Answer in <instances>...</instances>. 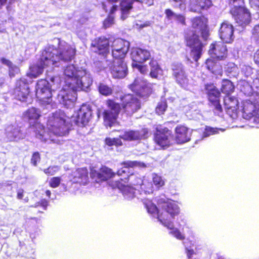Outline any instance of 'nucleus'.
Here are the masks:
<instances>
[{
    "instance_id": "59",
    "label": "nucleus",
    "mask_w": 259,
    "mask_h": 259,
    "mask_svg": "<svg viewBox=\"0 0 259 259\" xmlns=\"http://www.w3.org/2000/svg\"><path fill=\"white\" fill-rule=\"evenodd\" d=\"M253 83L256 88L259 89V70L257 71V76L253 80Z\"/></svg>"
},
{
    "instance_id": "7",
    "label": "nucleus",
    "mask_w": 259,
    "mask_h": 259,
    "mask_svg": "<svg viewBox=\"0 0 259 259\" xmlns=\"http://www.w3.org/2000/svg\"><path fill=\"white\" fill-rule=\"evenodd\" d=\"M61 66L63 69L64 84L76 86L81 85L84 88H89L93 82L91 74L82 68H76L73 64Z\"/></svg>"
},
{
    "instance_id": "44",
    "label": "nucleus",
    "mask_w": 259,
    "mask_h": 259,
    "mask_svg": "<svg viewBox=\"0 0 259 259\" xmlns=\"http://www.w3.org/2000/svg\"><path fill=\"white\" fill-rule=\"evenodd\" d=\"M60 167L57 165L50 166L47 168L43 170L45 174L48 176H53L55 175L59 170Z\"/></svg>"
},
{
    "instance_id": "2",
    "label": "nucleus",
    "mask_w": 259,
    "mask_h": 259,
    "mask_svg": "<svg viewBox=\"0 0 259 259\" xmlns=\"http://www.w3.org/2000/svg\"><path fill=\"white\" fill-rule=\"evenodd\" d=\"M137 164V161L124 162V166L117 172L118 176L122 177L120 178V181H115L111 184L112 187L119 189L124 197L127 200H131L136 196L137 192L140 191L139 189H140V186L144 181V180L130 171L131 168Z\"/></svg>"
},
{
    "instance_id": "30",
    "label": "nucleus",
    "mask_w": 259,
    "mask_h": 259,
    "mask_svg": "<svg viewBox=\"0 0 259 259\" xmlns=\"http://www.w3.org/2000/svg\"><path fill=\"white\" fill-rule=\"evenodd\" d=\"M41 58L38 64L31 66L30 71L27 73V76L30 78H36L42 74L45 68H48L47 72L51 71L54 67L52 65H47L41 61Z\"/></svg>"
},
{
    "instance_id": "22",
    "label": "nucleus",
    "mask_w": 259,
    "mask_h": 259,
    "mask_svg": "<svg viewBox=\"0 0 259 259\" xmlns=\"http://www.w3.org/2000/svg\"><path fill=\"white\" fill-rule=\"evenodd\" d=\"M210 57L217 60H224L227 55V49L222 41L214 42L210 45L208 51Z\"/></svg>"
},
{
    "instance_id": "57",
    "label": "nucleus",
    "mask_w": 259,
    "mask_h": 259,
    "mask_svg": "<svg viewBox=\"0 0 259 259\" xmlns=\"http://www.w3.org/2000/svg\"><path fill=\"white\" fill-rule=\"evenodd\" d=\"M1 62L3 64L7 66L9 68L13 64V63L9 60H8L5 58H2L1 59Z\"/></svg>"
},
{
    "instance_id": "41",
    "label": "nucleus",
    "mask_w": 259,
    "mask_h": 259,
    "mask_svg": "<svg viewBox=\"0 0 259 259\" xmlns=\"http://www.w3.org/2000/svg\"><path fill=\"white\" fill-rule=\"evenodd\" d=\"M98 90L101 94L106 96L111 95L112 93V88L103 83H99Z\"/></svg>"
},
{
    "instance_id": "58",
    "label": "nucleus",
    "mask_w": 259,
    "mask_h": 259,
    "mask_svg": "<svg viewBox=\"0 0 259 259\" xmlns=\"http://www.w3.org/2000/svg\"><path fill=\"white\" fill-rule=\"evenodd\" d=\"M24 190L22 189H19L17 191V198L18 199H22L24 196Z\"/></svg>"
},
{
    "instance_id": "64",
    "label": "nucleus",
    "mask_w": 259,
    "mask_h": 259,
    "mask_svg": "<svg viewBox=\"0 0 259 259\" xmlns=\"http://www.w3.org/2000/svg\"><path fill=\"white\" fill-rule=\"evenodd\" d=\"M5 190L3 191V194L5 193L9 194V192L12 190V186L11 185V189L8 188V186L4 187Z\"/></svg>"
},
{
    "instance_id": "49",
    "label": "nucleus",
    "mask_w": 259,
    "mask_h": 259,
    "mask_svg": "<svg viewBox=\"0 0 259 259\" xmlns=\"http://www.w3.org/2000/svg\"><path fill=\"white\" fill-rule=\"evenodd\" d=\"M9 75H10V77H14L16 74H17L19 73V68L16 65L12 64V66L9 68Z\"/></svg>"
},
{
    "instance_id": "46",
    "label": "nucleus",
    "mask_w": 259,
    "mask_h": 259,
    "mask_svg": "<svg viewBox=\"0 0 259 259\" xmlns=\"http://www.w3.org/2000/svg\"><path fill=\"white\" fill-rule=\"evenodd\" d=\"M166 108V102L164 101H161L158 104L156 108V112L158 115L162 114L165 111Z\"/></svg>"
},
{
    "instance_id": "54",
    "label": "nucleus",
    "mask_w": 259,
    "mask_h": 259,
    "mask_svg": "<svg viewBox=\"0 0 259 259\" xmlns=\"http://www.w3.org/2000/svg\"><path fill=\"white\" fill-rule=\"evenodd\" d=\"M188 242H186V241H185L184 242V244L185 246V248H186V253H187V255L188 256V257L189 258H191V255L193 254L194 253V251H193V249L191 248H189L188 247H187L186 244Z\"/></svg>"
},
{
    "instance_id": "1",
    "label": "nucleus",
    "mask_w": 259,
    "mask_h": 259,
    "mask_svg": "<svg viewBox=\"0 0 259 259\" xmlns=\"http://www.w3.org/2000/svg\"><path fill=\"white\" fill-rule=\"evenodd\" d=\"M141 199L147 209L148 212L153 218H156L164 227L170 230L169 233L179 240L184 239V236L179 229L174 227L171 220L178 215L180 208L178 205L172 200L166 197L165 195H161L155 198L158 207L148 198Z\"/></svg>"
},
{
    "instance_id": "38",
    "label": "nucleus",
    "mask_w": 259,
    "mask_h": 259,
    "mask_svg": "<svg viewBox=\"0 0 259 259\" xmlns=\"http://www.w3.org/2000/svg\"><path fill=\"white\" fill-rule=\"evenodd\" d=\"M118 8V7L116 5H114L111 7L108 17L104 20L103 23L104 27L105 28L111 27L114 24V17L113 14Z\"/></svg>"
},
{
    "instance_id": "26",
    "label": "nucleus",
    "mask_w": 259,
    "mask_h": 259,
    "mask_svg": "<svg viewBox=\"0 0 259 259\" xmlns=\"http://www.w3.org/2000/svg\"><path fill=\"white\" fill-rule=\"evenodd\" d=\"M148 134V130L147 128H143L140 131H124L123 134L120 135L119 137L126 141H138L147 138Z\"/></svg>"
},
{
    "instance_id": "47",
    "label": "nucleus",
    "mask_w": 259,
    "mask_h": 259,
    "mask_svg": "<svg viewBox=\"0 0 259 259\" xmlns=\"http://www.w3.org/2000/svg\"><path fill=\"white\" fill-rule=\"evenodd\" d=\"M172 5L175 7L180 8V10H183L186 8L185 0H171Z\"/></svg>"
},
{
    "instance_id": "33",
    "label": "nucleus",
    "mask_w": 259,
    "mask_h": 259,
    "mask_svg": "<svg viewBox=\"0 0 259 259\" xmlns=\"http://www.w3.org/2000/svg\"><path fill=\"white\" fill-rule=\"evenodd\" d=\"M120 1V9L121 11V19L125 20L129 13V11L133 8V4L135 2H138V0H108L110 3H115Z\"/></svg>"
},
{
    "instance_id": "42",
    "label": "nucleus",
    "mask_w": 259,
    "mask_h": 259,
    "mask_svg": "<svg viewBox=\"0 0 259 259\" xmlns=\"http://www.w3.org/2000/svg\"><path fill=\"white\" fill-rule=\"evenodd\" d=\"M225 69L227 72L231 73L233 76H236L238 75L239 73V69L237 65L234 63H229L226 65Z\"/></svg>"
},
{
    "instance_id": "11",
    "label": "nucleus",
    "mask_w": 259,
    "mask_h": 259,
    "mask_svg": "<svg viewBox=\"0 0 259 259\" xmlns=\"http://www.w3.org/2000/svg\"><path fill=\"white\" fill-rule=\"evenodd\" d=\"M40 116L39 110L34 107L28 109L24 113V117L29 120L31 128L35 132L36 138L41 141H47L49 135L44 134V126L37 122Z\"/></svg>"
},
{
    "instance_id": "62",
    "label": "nucleus",
    "mask_w": 259,
    "mask_h": 259,
    "mask_svg": "<svg viewBox=\"0 0 259 259\" xmlns=\"http://www.w3.org/2000/svg\"><path fill=\"white\" fill-rule=\"evenodd\" d=\"M141 2L148 6H151L153 4V0H141Z\"/></svg>"
},
{
    "instance_id": "17",
    "label": "nucleus",
    "mask_w": 259,
    "mask_h": 259,
    "mask_svg": "<svg viewBox=\"0 0 259 259\" xmlns=\"http://www.w3.org/2000/svg\"><path fill=\"white\" fill-rule=\"evenodd\" d=\"M105 63L109 67L113 77L122 78L126 75L127 67L123 59L113 60L112 62L105 60Z\"/></svg>"
},
{
    "instance_id": "56",
    "label": "nucleus",
    "mask_w": 259,
    "mask_h": 259,
    "mask_svg": "<svg viewBox=\"0 0 259 259\" xmlns=\"http://www.w3.org/2000/svg\"><path fill=\"white\" fill-rule=\"evenodd\" d=\"M249 4L252 8H259V0H249Z\"/></svg>"
},
{
    "instance_id": "23",
    "label": "nucleus",
    "mask_w": 259,
    "mask_h": 259,
    "mask_svg": "<svg viewBox=\"0 0 259 259\" xmlns=\"http://www.w3.org/2000/svg\"><path fill=\"white\" fill-rule=\"evenodd\" d=\"M156 130L157 132L154 136L156 143L163 148L169 146L170 144L171 131L166 127L162 128L161 126L157 127Z\"/></svg>"
},
{
    "instance_id": "31",
    "label": "nucleus",
    "mask_w": 259,
    "mask_h": 259,
    "mask_svg": "<svg viewBox=\"0 0 259 259\" xmlns=\"http://www.w3.org/2000/svg\"><path fill=\"white\" fill-rule=\"evenodd\" d=\"M5 135L7 141H12L23 139L24 134L21 132L19 127L14 125H9L5 128Z\"/></svg>"
},
{
    "instance_id": "9",
    "label": "nucleus",
    "mask_w": 259,
    "mask_h": 259,
    "mask_svg": "<svg viewBox=\"0 0 259 259\" xmlns=\"http://www.w3.org/2000/svg\"><path fill=\"white\" fill-rule=\"evenodd\" d=\"M89 88H84L81 85L76 86L63 85V88L58 94L57 99L59 102L66 108L74 107L77 100V92L85 91Z\"/></svg>"
},
{
    "instance_id": "21",
    "label": "nucleus",
    "mask_w": 259,
    "mask_h": 259,
    "mask_svg": "<svg viewBox=\"0 0 259 259\" xmlns=\"http://www.w3.org/2000/svg\"><path fill=\"white\" fill-rule=\"evenodd\" d=\"M121 100L123 108L128 115H132L141 107L139 100L130 94L125 95Z\"/></svg>"
},
{
    "instance_id": "14",
    "label": "nucleus",
    "mask_w": 259,
    "mask_h": 259,
    "mask_svg": "<svg viewBox=\"0 0 259 259\" xmlns=\"http://www.w3.org/2000/svg\"><path fill=\"white\" fill-rule=\"evenodd\" d=\"M205 92L207 95L208 100L214 108V113L220 115L222 111V108L220 103V92L212 83L205 85Z\"/></svg>"
},
{
    "instance_id": "28",
    "label": "nucleus",
    "mask_w": 259,
    "mask_h": 259,
    "mask_svg": "<svg viewBox=\"0 0 259 259\" xmlns=\"http://www.w3.org/2000/svg\"><path fill=\"white\" fill-rule=\"evenodd\" d=\"M212 6L211 0H190L189 10L193 12L200 13L206 11Z\"/></svg>"
},
{
    "instance_id": "61",
    "label": "nucleus",
    "mask_w": 259,
    "mask_h": 259,
    "mask_svg": "<svg viewBox=\"0 0 259 259\" xmlns=\"http://www.w3.org/2000/svg\"><path fill=\"white\" fill-rule=\"evenodd\" d=\"M254 59L255 63L259 64V49L255 53L254 56Z\"/></svg>"
},
{
    "instance_id": "25",
    "label": "nucleus",
    "mask_w": 259,
    "mask_h": 259,
    "mask_svg": "<svg viewBox=\"0 0 259 259\" xmlns=\"http://www.w3.org/2000/svg\"><path fill=\"white\" fill-rule=\"evenodd\" d=\"M219 34L220 38L224 42H232L234 38L233 25L227 21H224L221 24Z\"/></svg>"
},
{
    "instance_id": "32",
    "label": "nucleus",
    "mask_w": 259,
    "mask_h": 259,
    "mask_svg": "<svg viewBox=\"0 0 259 259\" xmlns=\"http://www.w3.org/2000/svg\"><path fill=\"white\" fill-rule=\"evenodd\" d=\"M72 176L73 178L71 181L74 183L85 185L89 181L88 171L86 168L77 169L73 172Z\"/></svg>"
},
{
    "instance_id": "13",
    "label": "nucleus",
    "mask_w": 259,
    "mask_h": 259,
    "mask_svg": "<svg viewBox=\"0 0 259 259\" xmlns=\"http://www.w3.org/2000/svg\"><path fill=\"white\" fill-rule=\"evenodd\" d=\"M172 76L176 82L182 88L189 90L192 87V80L189 78L184 66L181 63L175 62L171 65Z\"/></svg>"
},
{
    "instance_id": "35",
    "label": "nucleus",
    "mask_w": 259,
    "mask_h": 259,
    "mask_svg": "<svg viewBox=\"0 0 259 259\" xmlns=\"http://www.w3.org/2000/svg\"><path fill=\"white\" fill-rule=\"evenodd\" d=\"M150 72L149 75L153 78L159 79L162 76L163 71L156 60H152L149 63Z\"/></svg>"
},
{
    "instance_id": "24",
    "label": "nucleus",
    "mask_w": 259,
    "mask_h": 259,
    "mask_svg": "<svg viewBox=\"0 0 259 259\" xmlns=\"http://www.w3.org/2000/svg\"><path fill=\"white\" fill-rule=\"evenodd\" d=\"M92 50L99 55H102L104 59L109 53V42L105 37H99L92 42Z\"/></svg>"
},
{
    "instance_id": "10",
    "label": "nucleus",
    "mask_w": 259,
    "mask_h": 259,
    "mask_svg": "<svg viewBox=\"0 0 259 259\" xmlns=\"http://www.w3.org/2000/svg\"><path fill=\"white\" fill-rule=\"evenodd\" d=\"M232 6L230 13L238 25L244 27L250 22V14L243 6L242 0H229Z\"/></svg>"
},
{
    "instance_id": "51",
    "label": "nucleus",
    "mask_w": 259,
    "mask_h": 259,
    "mask_svg": "<svg viewBox=\"0 0 259 259\" xmlns=\"http://www.w3.org/2000/svg\"><path fill=\"white\" fill-rule=\"evenodd\" d=\"M40 160V155L38 152H34L31 157V162L34 166H36L37 162Z\"/></svg>"
},
{
    "instance_id": "18",
    "label": "nucleus",
    "mask_w": 259,
    "mask_h": 259,
    "mask_svg": "<svg viewBox=\"0 0 259 259\" xmlns=\"http://www.w3.org/2000/svg\"><path fill=\"white\" fill-rule=\"evenodd\" d=\"M29 93L28 83L27 79L25 77H22L18 80L12 92L14 97L21 102H27Z\"/></svg>"
},
{
    "instance_id": "40",
    "label": "nucleus",
    "mask_w": 259,
    "mask_h": 259,
    "mask_svg": "<svg viewBox=\"0 0 259 259\" xmlns=\"http://www.w3.org/2000/svg\"><path fill=\"white\" fill-rule=\"evenodd\" d=\"M140 195L144 194H150L153 191V185L151 182L147 181L146 180H144L142 185L140 186Z\"/></svg>"
},
{
    "instance_id": "39",
    "label": "nucleus",
    "mask_w": 259,
    "mask_h": 259,
    "mask_svg": "<svg viewBox=\"0 0 259 259\" xmlns=\"http://www.w3.org/2000/svg\"><path fill=\"white\" fill-rule=\"evenodd\" d=\"M234 89V85L232 82L228 79H225L222 81L221 90L223 93L229 95Z\"/></svg>"
},
{
    "instance_id": "6",
    "label": "nucleus",
    "mask_w": 259,
    "mask_h": 259,
    "mask_svg": "<svg viewBox=\"0 0 259 259\" xmlns=\"http://www.w3.org/2000/svg\"><path fill=\"white\" fill-rule=\"evenodd\" d=\"M47 125L49 133H47L45 131L44 134H48L49 137L47 141H44L45 142L49 141L55 142L56 140L54 139V136H63L69 132V125L66 121V116L64 112L60 110L49 115Z\"/></svg>"
},
{
    "instance_id": "50",
    "label": "nucleus",
    "mask_w": 259,
    "mask_h": 259,
    "mask_svg": "<svg viewBox=\"0 0 259 259\" xmlns=\"http://www.w3.org/2000/svg\"><path fill=\"white\" fill-rule=\"evenodd\" d=\"M253 38L259 44V25H255L252 30Z\"/></svg>"
},
{
    "instance_id": "45",
    "label": "nucleus",
    "mask_w": 259,
    "mask_h": 259,
    "mask_svg": "<svg viewBox=\"0 0 259 259\" xmlns=\"http://www.w3.org/2000/svg\"><path fill=\"white\" fill-rule=\"evenodd\" d=\"M105 143L109 146L113 145L120 146L122 145V142L120 139L118 138H107L105 139Z\"/></svg>"
},
{
    "instance_id": "19",
    "label": "nucleus",
    "mask_w": 259,
    "mask_h": 259,
    "mask_svg": "<svg viewBox=\"0 0 259 259\" xmlns=\"http://www.w3.org/2000/svg\"><path fill=\"white\" fill-rule=\"evenodd\" d=\"M92 111L89 105L83 104L77 112L72 117V120L78 126H85L89 122Z\"/></svg>"
},
{
    "instance_id": "20",
    "label": "nucleus",
    "mask_w": 259,
    "mask_h": 259,
    "mask_svg": "<svg viewBox=\"0 0 259 259\" xmlns=\"http://www.w3.org/2000/svg\"><path fill=\"white\" fill-rule=\"evenodd\" d=\"M130 89L140 97L148 96L151 92V88L143 77H138L133 83L130 85Z\"/></svg>"
},
{
    "instance_id": "15",
    "label": "nucleus",
    "mask_w": 259,
    "mask_h": 259,
    "mask_svg": "<svg viewBox=\"0 0 259 259\" xmlns=\"http://www.w3.org/2000/svg\"><path fill=\"white\" fill-rule=\"evenodd\" d=\"M108 109L103 113L104 122L106 126H111L116 120L120 110V106L113 100L107 101Z\"/></svg>"
},
{
    "instance_id": "5",
    "label": "nucleus",
    "mask_w": 259,
    "mask_h": 259,
    "mask_svg": "<svg viewBox=\"0 0 259 259\" xmlns=\"http://www.w3.org/2000/svg\"><path fill=\"white\" fill-rule=\"evenodd\" d=\"M50 82L46 79H41L37 81L36 87V96L40 101L42 108V112L46 114V110H50L55 107L56 104L52 102L53 91L59 88L61 83L59 76H51Z\"/></svg>"
},
{
    "instance_id": "29",
    "label": "nucleus",
    "mask_w": 259,
    "mask_h": 259,
    "mask_svg": "<svg viewBox=\"0 0 259 259\" xmlns=\"http://www.w3.org/2000/svg\"><path fill=\"white\" fill-rule=\"evenodd\" d=\"M176 141L178 144H183L190 140L191 132L184 125H178L175 128Z\"/></svg>"
},
{
    "instance_id": "3",
    "label": "nucleus",
    "mask_w": 259,
    "mask_h": 259,
    "mask_svg": "<svg viewBox=\"0 0 259 259\" xmlns=\"http://www.w3.org/2000/svg\"><path fill=\"white\" fill-rule=\"evenodd\" d=\"M75 48L65 42H59L57 49L54 46L49 45L42 51L41 61L54 68L63 66L70 62L75 55Z\"/></svg>"
},
{
    "instance_id": "55",
    "label": "nucleus",
    "mask_w": 259,
    "mask_h": 259,
    "mask_svg": "<svg viewBox=\"0 0 259 259\" xmlns=\"http://www.w3.org/2000/svg\"><path fill=\"white\" fill-rule=\"evenodd\" d=\"M8 186V188L11 189V184L10 182H5L0 183V194H3V191L5 190L4 187Z\"/></svg>"
},
{
    "instance_id": "34",
    "label": "nucleus",
    "mask_w": 259,
    "mask_h": 259,
    "mask_svg": "<svg viewBox=\"0 0 259 259\" xmlns=\"http://www.w3.org/2000/svg\"><path fill=\"white\" fill-rule=\"evenodd\" d=\"M224 105L228 114H236L238 107V101L235 97L227 95L224 99Z\"/></svg>"
},
{
    "instance_id": "36",
    "label": "nucleus",
    "mask_w": 259,
    "mask_h": 259,
    "mask_svg": "<svg viewBox=\"0 0 259 259\" xmlns=\"http://www.w3.org/2000/svg\"><path fill=\"white\" fill-rule=\"evenodd\" d=\"M166 18L170 21H176L177 22L185 25L186 24L185 22V17L184 15L181 14H177L174 13L170 9H166L165 12Z\"/></svg>"
},
{
    "instance_id": "43",
    "label": "nucleus",
    "mask_w": 259,
    "mask_h": 259,
    "mask_svg": "<svg viewBox=\"0 0 259 259\" xmlns=\"http://www.w3.org/2000/svg\"><path fill=\"white\" fill-rule=\"evenodd\" d=\"M152 180L153 184L157 189H159L164 185L165 182L163 178L157 174H152Z\"/></svg>"
},
{
    "instance_id": "27",
    "label": "nucleus",
    "mask_w": 259,
    "mask_h": 259,
    "mask_svg": "<svg viewBox=\"0 0 259 259\" xmlns=\"http://www.w3.org/2000/svg\"><path fill=\"white\" fill-rule=\"evenodd\" d=\"M114 175L115 174L112 171V169L107 167L101 168L100 171L91 169L90 172L91 177L97 183L106 181L113 177Z\"/></svg>"
},
{
    "instance_id": "53",
    "label": "nucleus",
    "mask_w": 259,
    "mask_h": 259,
    "mask_svg": "<svg viewBox=\"0 0 259 259\" xmlns=\"http://www.w3.org/2000/svg\"><path fill=\"white\" fill-rule=\"evenodd\" d=\"M48 205V202L46 199H42L40 200V201L38 202L35 203V204L33 206H32V207H37L39 206H40L43 207L44 209H46L47 206Z\"/></svg>"
},
{
    "instance_id": "8",
    "label": "nucleus",
    "mask_w": 259,
    "mask_h": 259,
    "mask_svg": "<svg viewBox=\"0 0 259 259\" xmlns=\"http://www.w3.org/2000/svg\"><path fill=\"white\" fill-rule=\"evenodd\" d=\"M242 108L244 119L259 123V93H254L243 101Z\"/></svg>"
},
{
    "instance_id": "52",
    "label": "nucleus",
    "mask_w": 259,
    "mask_h": 259,
    "mask_svg": "<svg viewBox=\"0 0 259 259\" xmlns=\"http://www.w3.org/2000/svg\"><path fill=\"white\" fill-rule=\"evenodd\" d=\"M178 220H180V222H179L178 226L180 229H181L182 230H184L185 229V228H188L187 226V221L182 216H180Z\"/></svg>"
},
{
    "instance_id": "37",
    "label": "nucleus",
    "mask_w": 259,
    "mask_h": 259,
    "mask_svg": "<svg viewBox=\"0 0 259 259\" xmlns=\"http://www.w3.org/2000/svg\"><path fill=\"white\" fill-rule=\"evenodd\" d=\"M224 131L225 129L224 128L213 127L210 126L206 125L203 132L202 139L208 138L211 136L219 134L220 132H223Z\"/></svg>"
},
{
    "instance_id": "12",
    "label": "nucleus",
    "mask_w": 259,
    "mask_h": 259,
    "mask_svg": "<svg viewBox=\"0 0 259 259\" xmlns=\"http://www.w3.org/2000/svg\"><path fill=\"white\" fill-rule=\"evenodd\" d=\"M150 53L147 50L139 48H133L131 52V58L133 60L132 67L137 69L142 75L147 74L148 69L146 66L141 64L149 59Z\"/></svg>"
},
{
    "instance_id": "4",
    "label": "nucleus",
    "mask_w": 259,
    "mask_h": 259,
    "mask_svg": "<svg viewBox=\"0 0 259 259\" xmlns=\"http://www.w3.org/2000/svg\"><path fill=\"white\" fill-rule=\"evenodd\" d=\"M191 22L192 26L195 29V32L187 31L185 39L187 46L191 49V57L195 61L197 62L201 56L203 46L197 33H200L202 37L206 40L208 37V30L204 19L201 17L194 18Z\"/></svg>"
},
{
    "instance_id": "60",
    "label": "nucleus",
    "mask_w": 259,
    "mask_h": 259,
    "mask_svg": "<svg viewBox=\"0 0 259 259\" xmlns=\"http://www.w3.org/2000/svg\"><path fill=\"white\" fill-rule=\"evenodd\" d=\"M212 61L210 59H207L206 61V65L207 66V67L209 70H211V71H213V66H211L210 64L212 63Z\"/></svg>"
},
{
    "instance_id": "63",
    "label": "nucleus",
    "mask_w": 259,
    "mask_h": 259,
    "mask_svg": "<svg viewBox=\"0 0 259 259\" xmlns=\"http://www.w3.org/2000/svg\"><path fill=\"white\" fill-rule=\"evenodd\" d=\"M151 23L149 21H146L143 23L137 24V26H140L141 27H146L150 26Z\"/></svg>"
},
{
    "instance_id": "16",
    "label": "nucleus",
    "mask_w": 259,
    "mask_h": 259,
    "mask_svg": "<svg viewBox=\"0 0 259 259\" xmlns=\"http://www.w3.org/2000/svg\"><path fill=\"white\" fill-rule=\"evenodd\" d=\"M130 45V42L127 40L121 38L115 39L111 46L113 59H124L129 50Z\"/></svg>"
},
{
    "instance_id": "48",
    "label": "nucleus",
    "mask_w": 259,
    "mask_h": 259,
    "mask_svg": "<svg viewBox=\"0 0 259 259\" xmlns=\"http://www.w3.org/2000/svg\"><path fill=\"white\" fill-rule=\"evenodd\" d=\"M61 179L60 177H56L51 178L49 181L50 186L52 188H57L60 184Z\"/></svg>"
}]
</instances>
